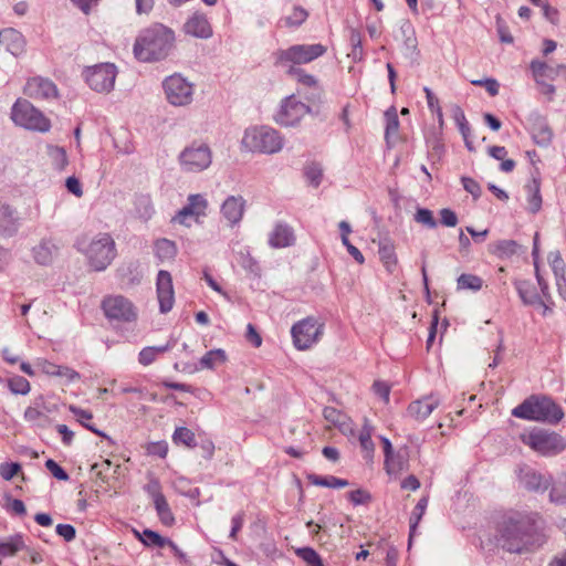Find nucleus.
<instances>
[{
    "label": "nucleus",
    "mask_w": 566,
    "mask_h": 566,
    "mask_svg": "<svg viewBox=\"0 0 566 566\" xmlns=\"http://www.w3.org/2000/svg\"><path fill=\"white\" fill-rule=\"evenodd\" d=\"M499 544L513 554H523L541 547L547 539L543 522L514 513L505 518L500 530Z\"/></svg>",
    "instance_id": "obj_1"
},
{
    "label": "nucleus",
    "mask_w": 566,
    "mask_h": 566,
    "mask_svg": "<svg viewBox=\"0 0 566 566\" xmlns=\"http://www.w3.org/2000/svg\"><path fill=\"white\" fill-rule=\"evenodd\" d=\"M175 32L161 24L154 23L142 30L134 44V54L142 62L165 60L175 46Z\"/></svg>",
    "instance_id": "obj_2"
},
{
    "label": "nucleus",
    "mask_w": 566,
    "mask_h": 566,
    "mask_svg": "<svg viewBox=\"0 0 566 566\" xmlns=\"http://www.w3.org/2000/svg\"><path fill=\"white\" fill-rule=\"evenodd\" d=\"M512 416L531 421L558 423L564 412L562 408L546 396L533 395L512 410Z\"/></svg>",
    "instance_id": "obj_3"
},
{
    "label": "nucleus",
    "mask_w": 566,
    "mask_h": 566,
    "mask_svg": "<svg viewBox=\"0 0 566 566\" xmlns=\"http://www.w3.org/2000/svg\"><path fill=\"white\" fill-rule=\"evenodd\" d=\"M241 146L252 153L272 155L282 150L284 138L270 126H252L244 130Z\"/></svg>",
    "instance_id": "obj_4"
},
{
    "label": "nucleus",
    "mask_w": 566,
    "mask_h": 566,
    "mask_svg": "<svg viewBox=\"0 0 566 566\" xmlns=\"http://www.w3.org/2000/svg\"><path fill=\"white\" fill-rule=\"evenodd\" d=\"M77 249L95 271H104L116 256L115 241L108 233H98L86 245L78 242Z\"/></svg>",
    "instance_id": "obj_5"
},
{
    "label": "nucleus",
    "mask_w": 566,
    "mask_h": 566,
    "mask_svg": "<svg viewBox=\"0 0 566 566\" xmlns=\"http://www.w3.org/2000/svg\"><path fill=\"white\" fill-rule=\"evenodd\" d=\"M520 439L533 451L545 457L558 454L566 448V441L560 434L541 428L522 433Z\"/></svg>",
    "instance_id": "obj_6"
},
{
    "label": "nucleus",
    "mask_w": 566,
    "mask_h": 566,
    "mask_svg": "<svg viewBox=\"0 0 566 566\" xmlns=\"http://www.w3.org/2000/svg\"><path fill=\"white\" fill-rule=\"evenodd\" d=\"M11 118L17 125L30 130L45 133L51 128L50 120L27 99L19 98L13 104Z\"/></svg>",
    "instance_id": "obj_7"
},
{
    "label": "nucleus",
    "mask_w": 566,
    "mask_h": 566,
    "mask_svg": "<svg viewBox=\"0 0 566 566\" xmlns=\"http://www.w3.org/2000/svg\"><path fill=\"white\" fill-rule=\"evenodd\" d=\"M323 44H295L286 50H280L275 53L276 64L289 69L290 65L305 64L322 56L326 52Z\"/></svg>",
    "instance_id": "obj_8"
},
{
    "label": "nucleus",
    "mask_w": 566,
    "mask_h": 566,
    "mask_svg": "<svg viewBox=\"0 0 566 566\" xmlns=\"http://www.w3.org/2000/svg\"><path fill=\"white\" fill-rule=\"evenodd\" d=\"M212 153L205 143L193 142L178 156L180 169L185 172H201L210 167Z\"/></svg>",
    "instance_id": "obj_9"
},
{
    "label": "nucleus",
    "mask_w": 566,
    "mask_h": 566,
    "mask_svg": "<svg viewBox=\"0 0 566 566\" xmlns=\"http://www.w3.org/2000/svg\"><path fill=\"white\" fill-rule=\"evenodd\" d=\"M83 75L87 85L97 93H109L113 91L117 76V67L113 63H99L87 66Z\"/></svg>",
    "instance_id": "obj_10"
},
{
    "label": "nucleus",
    "mask_w": 566,
    "mask_h": 566,
    "mask_svg": "<svg viewBox=\"0 0 566 566\" xmlns=\"http://www.w3.org/2000/svg\"><path fill=\"white\" fill-rule=\"evenodd\" d=\"M163 87L167 101L174 106H187L193 99V84L180 74L166 77Z\"/></svg>",
    "instance_id": "obj_11"
},
{
    "label": "nucleus",
    "mask_w": 566,
    "mask_h": 566,
    "mask_svg": "<svg viewBox=\"0 0 566 566\" xmlns=\"http://www.w3.org/2000/svg\"><path fill=\"white\" fill-rule=\"evenodd\" d=\"M293 344L298 350H306L316 344L323 334V324L314 317H306L292 326Z\"/></svg>",
    "instance_id": "obj_12"
},
{
    "label": "nucleus",
    "mask_w": 566,
    "mask_h": 566,
    "mask_svg": "<svg viewBox=\"0 0 566 566\" xmlns=\"http://www.w3.org/2000/svg\"><path fill=\"white\" fill-rule=\"evenodd\" d=\"M310 112V107L296 96L285 97L274 115V120L281 126H294Z\"/></svg>",
    "instance_id": "obj_13"
},
{
    "label": "nucleus",
    "mask_w": 566,
    "mask_h": 566,
    "mask_svg": "<svg viewBox=\"0 0 566 566\" xmlns=\"http://www.w3.org/2000/svg\"><path fill=\"white\" fill-rule=\"evenodd\" d=\"M103 310L109 319L132 322L137 316L133 303L122 295L105 298Z\"/></svg>",
    "instance_id": "obj_14"
},
{
    "label": "nucleus",
    "mask_w": 566,
    "mask_h": 566,
    "mask_svg": "<svg viewBox=\"0 0 566 566\" xmlns=\"http://www.w3.org/2000/svg\"><path fill=\"white\" fill-rule=\"evenodd\" d=\"M522 488L530 492L544 493L551 486V476L543 474L533 468L522 467L517 473Z\"/></svg>",
    "instance_id": "obj_15"
},
{
    "label": "nucleus",
    "mask_w": 566,
    "mask_h": 566,
    "mask_svg": "<svg viewBox=\"0 0 566 566\" xmlns=\"http://www.w3.org/2000/svg\"><path fill=\"white\" fill-rule=\"evenodd\" d=\"M23 93L33 99H51L59 96L56 85L49 78L34 76L27 81Z\"/></svg>",
    "instance_id": "obj_16"
},
{
    "label": "nucleus",
    "mask_w": 566,
    "mask_h": 566,
    "mask_svg": "<svg viewBox=\"0 0 566 566\" xmlns=\"http://www.w3.org/2000/svg\"><path fill=\"white\" fill-rule=\"evenodd\" d=\"M156 286L160 312L168 313L175 302L172 279L168 271L160 270L158 272Z\"/></svg>",
    "instance_id": "obj_17"
},
{
    "label": "nucleus",
    "mask_w": 566,
    "mask_h": 566,
    "mask_svg": "<svg viewBox=\"0 0 566 566\" xmlns=\"http://www.w3.org/2000/svg\"><path fill=\"white\" fill-rule=\"evenodd\" d=\"M245 200L242 196H229L221 206V214L230 227H234L243 218Z\"/></svg>",
    "instance_id": "obj_18"
},
{
    "label": "nucleus",
    "mask_w": 566,
    "mask_h": 566,
    "mask_svg": "<svg viewBox=\"0 0 566 566\" xmlns=\"http://www.w3.org/2000/svg\"><path fill=\"white\" fill-rule=\"evenodd\" d=\"M0 44L12 55L19 56L24 53L27 42L20 31L7 28L0 31Z\"/></svg>",
    "instance_id": "obj_19"
},
{
    "label": "nucleus",
    "mask_w": 566,
    "mask_h": 566,
    "mask_svg": "<svg viewBox=\"0 0 566 566\" xmlns=\"http://www.w3.org/2000/svg\"><path fill=\"white\" fill-rule=\"evenodd\" d=\"M548 263L555 276L559 296L566 302V265L558 251L549 252Z\"/></svg>",
    "instance_id": "obj_20"
},
{
    "label": "nucleus",
    "mask_w": 566,
    "mask_h": 566,
    "mask_svg": "<svg viewBox=\"0 0 566 566\" xmlns=\"http://www.w3.org/2000/svg\"><path fill=\"white\" fill-rule=\"evenodd\" d=\"M439 406V399L433 396L412 401L407 409L409 417L417 421H423Z\"/></svg>",
    "instance_id": "obj_21"
},
{
    "label": "nucleus",
    "mask_w": 566,
    "mask_h": 566,
    "mask_svg": "<svg viewBox=\"0 0 566 566\" xmlns=\"http://www.w3.org/2000/svg\"><path fill=\"white\" fill-rule=\"evenodd\" d=\"M185 31L187 34L200 39H208L212 35V29L208 19L200 13H195L185 23Z\"/></svg>",
    "instance_id": "obj_22"
},
{
    "label": "nucleus",
    "mask_w": 566,
    "mask_h": 566,
    "mask_svg": "<svg viewBox=\"0 0 566 566\" xmlns=\"http://www.w3.org/2000/svg\"><path fill=\"white\" fill-rule=\"evenodd\" d=\"M295 237L291 227L285 223L275 224L269 234V244L274 249L286 248L294 243Z\"/></svg>",
    "instance_id": "obj_23"
},
{
    "label": "nucleus",
    "mask_w": 566,
    "mask_h": 566,
    "mask_svg": "<svg viewBox=\"0 0 566 566\" xmlns=\"http://www.w3.org/2000/svg\"><path fill=\"white\" fill-rule=\"evenodd\" d=\"M378 254L388 273H394L398 265L396 247L391 239L384 238L378 242Z\"/></svg>",
    "instance_id": "obj_24"
},
{
    "label": "nucleus",
    "mask_w": 566,
    "mask_h": 566,
    "mask_svg": "<svg viewBox=\"0 0 566 566\" xmlns=\"http://www.w3.org/2000/svg\"><path fill=\"white\" fill-rule=\"evenodd\" d=\"M515 289L525 305L535 306L537 303H542V297L536 291L535 286L526 280L515 281Z\"/></svg>",
    "instance_id": "obj_25"
},
{
    "label": "nucleus",
    "mask_w": 566,
    "mask_h": 566,
    "mask_svg": "<svg viewBox=\"0 0 566 566\" xmlns=\"http://www.w3.org/2000/svg\"><path fill=\"white\" fill-rule=\"evenodd\" d=\"M531 70L535 82H542V80L554 81L559 76V65L551 66L546 62L534 60L531 62Z\"/></svg>",
    "instance_id": "obj_26"
},
{
    "label": "nucleus",
    "mask_w": 566,
    "mask_h": 566,
    "mask_svg": "<svg viewBox=\"0 0 566 566\" xmlns=\"http://www.w3.org/2000/svg\"><path fill=\"white\" fill-rule=\"evenodd\" d=\"M408 469V455L406 452H394L385 459V470L389 475H397Z\"/></svg>",
    "instance_id": "obj_27"
},
{
    "label": "nucleus",
    "mask_w": 566,
    "mask_h": 566,
    "mask_svg": "<svg viewBox=\"0 0 566 566\" xmlns=\"http://www.w3.org/2000/svg\"><path fill=\"white\" fill-rule=\"evenodd\" d=\"M18 212L11 206L0 202V228L10 234L17 230Z\"/></svg>",
    "instance_id": "obj_28"
},
{
    "label": "nucleus",
    "mask_w": 566,
    "mask_h": 566,
    "mask_svg": "<svg viewBox=\"0 0 566 566\" xmlns=\"http://www.w3.org/2000/svg\"><path fill=\"white\" fill-rule=\"evenodd\" d=\"M307 480L313 485L332 489H342L349 484V482L345 479H339L334 475L322 476L314 473L308 474Z\"/></svg>",
    "instance_id": "obj_29"
},
{
    "label": "nucleus",
    "mask_w": 566,
    "mask_h": 566,
    "mask_svg": "<svg viewBox=\"0 0 566 566\" xmlns=\"http://www.w3.org/2000/svg\"><path fill=\"white\" fill-rule=\"evenodd\" d=\"M55 247L49 241H42L33 248V258L36 263L48 265L53 261Z\"/></svg>",
    "instance_id": "obj_30"
},
{
    "label": "nucleus",
    "mask_w": 566,
    "mask_h": 566,
    "mask_svg": "<svg viewBox=\"0 0 566 566\" xmlns=\"http://www.w3.org/2000/svg\"><path fill=\"white\" fill-rule=\"evenodd\" d=\"M155 254L161 262L171 261L177 255V247L171 240L158 239L155 242Z\"/></svg>",
    "instance_id": "obj_31"
},
{
    "label": "nucleus",
    "mask_w": 566,
    "mask_h": 566,
    "mask_svg": "<svg viewBox=\"0 0 566 566\" xmlns=\"http://www.w3.org/2000/svg\"><path fill=\"white\" fill-rule=\"evenodd\" d=\"M226 360L227 355L223 349H212L201 357L199 361V369H213Z\"/></svg>",
    "instance_id": "obj_32"
},
{
    "label": "nucleus",
    "mask_w": 566,
    "mask_h": 566,
    "mask_svg": "<svg viewBox=\"0 0 566 566\" xmlns=\"http://www.w3.org/2000/svg\"><path fill=\"white\" fill-rule=\"evenodd\" d=\"M549 501L555 505L566 504V476L554 482L551 480Z\"/></svg>",
    "instance_id": "obj_33"
},
{
    "label": "nucleus",
    "mask_w": 566,
    "mask_h": 566,
    "mask_svg": "<svg viewBox=\"0 0 566 566\" xmlns=\"http://www.w3.org/2000/svg\"><path fill=\"white\" fill-rule=\"evenodd\" d=\"M171 348V344L167 343L161 346H148L143 348L138 355L139 364L148 366L154 363L158 355L168 352Z\"/></svg>",
    "instance_id": "obj_34"
},
{
    "label": "nucleus",
    "mask_w": 566,
    "mask_h": 566,
    "mask_svg": "<svg viewBox=\"0 0 566 566\" xmlns=\"http://www.w3.org/2000/svg\"><path fill=\"white\" fill-rule=\"evenodd\" d=\"M70 411L76 417V420L84 426L90 431L94 432L97 436H101L107 440H109V437L105 434L104 432L99 431L97 428H95L92 423L88 421L93 418V415L88 410L81 409L76 406H70Z\"/></svg>",
    "instance_id": "obj_35"
},
{
    "label": "nucleus",
    "mask_w": 566,
    "mask_h": 566,
    "mask_svg": "<svg viewBox=\"0 0 566 566\" xmlns=\"http://www.w3.org/2000/svg\"><path fill=\"white\" fill-rule=\"evenodd\" d=\"M23 548L24 542L20 534L13 535L6 541H0V555L3 557L13 556Z\"/></svg>",
    "instance_id": "obj_36"
},
{
    "label": "nucleus",
    "mask_w": 566,
    "mask_h": 566,
    "mask_svg": "<svg viewBox=\"0 0 566 566\" xmlns=\"http://www.w3.org/2000/svg\"><path fill=\"white\" fill-rule=\"evenodd\" d=\"M46 150H48L46 154L51 160V165L56 170L61 171L67 166V164H69L67 155L63 147L49 145L46 147Z\"/></svg>",
    "instance_id": "obj_37"
},
{
    "label": "nucleus",
    "mask_w": 566,
    "mask_h": 566,
    "mask_svg": "<svg viewBox=\"0 0 566 566\" xmlns=\"http://www.w3.org/2000/svg\"><path fill=\"white\" fill-rule=\"evenodd\" d=\"M532 137L538 146L545 147L549 145L553 134L546 123L538 122L532 128Z\"/></svg>",
    "instance_id": "obj_38"
},
{
    "label": "nucleus",
    "mask_w": 566,
    "mask_h": 566,
    "mask_svg": "<svg viewBox=\"0 0 566 566\" xmlns=\"http://www.w3.org/2000/svg\"><path fill=\"white\" fill-rule=\"evenodd\" d=\"M136 536L143 542L146 546H156V547H164L166 546V542H168V538L163 537L158 533L151 531V530H144L143 533H138L135 531Z\"/></svg>",
    "instance_id": "obj_39"
},
{
    "label": "nucleus",
    "mask_w": 566,
    "mask_h": 566,
    "mask_svg": "<svg viewBox=\"0 0 566 566\" xmlns=\"http://www.w3.org/2000/svg\"><path fill=\"white\" fill-rule=\"evenodd\" d=\"M528 191V211L532 213H536L539 211L542 207V197L539 193V182L537 180H533L532 184L527 186Z\"/></svg>",
    "instance_id": "obj_40"
},
{
    "label": "nucleus",
    "mask_w": 566,
    "mask_h": 566,
    "mask_svg": "<svg viewBox=\"0 0 566 566\" xmlns=\"http://www.w3.org/2000/svg\"><path fill=\"white\" fill-rule=\"evenodd\" d=\"M428 505V497L423 496L421 497L417 505L415 506L411 516H410V534H409V542L411 541L412 536L415 535L416 528L422 518V515L426 512Z\"/></svg>",
    "instance_id": "obj_41"
},
{
    "label": "nucleus",
    "mask_w": 566,
    "mask_h": 566,
    "mask_svg": "<svg viewBox=\"0 0 566 566\" xmlns=\"http://www.w3.org/2000/svg\"><path fill=\"white\" fill-rule=\"evenodd\" d=\"M155 509L157 511L158 517L163 524L170 526L175 522V517L170 511L169 504L166 501V497H159V500L154 502Z\"/></svg>",
    "instance_id": "obj_42"
},
{
    "label": "nucleus",
    "mask_w": 566,
    "mask_h": 566,
    "mask_svg": "<svg viewBox=\"0 0 566 566\" xmlns=\"http://www.w3.org/2000/svg\"><path fill=\"white\" fill-rule=\"evenodd\" d=\"M172 440L177 444H185L189 448L196 447L195 433L186 427L177 428L172 434Z\"/></svg>",
    "instance_id": "obj_43"
},
{
    "label": "nucleus",
    "mask_w": 566,
    "mask_h": 566,
    "mask_svg": "<svg viewBox=\"0 0 566 566\" xmlns=\"http://www.w3.org/2000/svg\"><path fill=\"white\" fill-rule=\"evenodd\" d=\"M457 283L459 290L479 291L482 287L483 281L478 275L461 274L458 277Z\"/></svg>",
    "instance_id": "obj_44"
},
{
    "label": "nucleus",
    "mask_w": 566,
    "mask_h": 566,
    "mask_svg": "<svg viewBox=\"0 0 566 566\" xmlns=\"http://www.w3.org/2000/svg\"><path fill=\"white\" fill-rule=\"evenodd\" d=\"M8 387L14 395H28L31 390L30 382L21 376H13L8 379Z\"/></svg>",
    "instance_id": "obj_45"
},
{
    "label": "nucleus",
    "mask_w": 566,
    "mask_h": 566,
    "mask_svg": "<svg viewBox=\"0 0 566 566\" xmlns=\"http://www.w3.org/2000/svg\"><path fill=\"white\" fill-rule=\"evenodd\" d=\"M323 416L327 422L340 429L346 424V416L334 407H325Z\"/></svg>",
    "instance_id": "obj_46"
},
{
    "label": "nucleus",
    "mask_w": 566,
    "mask_h": 566,
    "mask_svg": "<svg viewBox=\"0 0 566 566\" xmlns=\"http://www.w3.org/2000/svg\"><path fill=\"white\" fill-rule=\"evenodd\" d=\"M238 262L245 271L254 275L260 274V266L258 262L251 256L248 250L239 252Z\"/></svg>",
    "instance_id": "obj_47"
},
{
    "label": "nucleus",
    "mask_w": 566,
    "mask_h": 566,
    "mask_svg": "<svg viewBox=\"0 0 566 566\" xmlns=\"http://www.w3.org/2000/svg\"><path fill=\"white\" fill-rule=\"evenodd\" d=\"M305 177L312 186L318 187L323 178V169L321 165L317 163L308 164L305 167Z\"/></svg>",
    "instance_id": "obj_48"
},
{
    "label": "nucleus",
    "mask_w": 566,
    "mask_h": 566,
    "mask_svg": "<svg viewBox=\"0 0 566 566\" xmlns=\"http://www.w3.org/2000/svg\"><path fill=\"white\" fill-rule=\"evenodd\" d=\"M187 206L193 211L196 217L205 216L208 202L202 195L196 193L188 197Z\"/></svg>",
    "instance_id": "obj_49"
},
{
    "label": "nucleus",
    "mask_w": 566,
    "mask_h": 566,
    "mask_svg": "<svg viewBox=\"0 0 566 566\" xmlns=\"http://www.w3.org/2000/svg\"><path fill=\"white\" fill-rule=\"evenodd\" d=\"M308 17L307 11L302 7H294L292 13L285 18V24L287 27H298Z\"/></svg>",
    "instance_id": "obj_50"
},
{
    "label": "nucleus",
    "mask_w": 566,
    "mask_h": 566,
    "mask_svg": "<svg viewBox=\"0 0 566 566\" xmlns=\"http://www.w3.org/2000/svg\"><path fill=\"white\" fill-rule=\"evenodd\" d=\"M386 117V138L388 139L391 135H395L399 128V119L395 108H390L385 113Z\"/></svg>",
    "instance_id": "obj_51"
},
{
    "label": "nucleus",
    "mask_w": 566,
    "mask_h": 566,
    "mask_svg": "<svg viewBox=\"0 0 566 566\" xmlns=\"http://www.w3.org/2000/svg\"><path fill=\"white\" fill-rule=\"evenodd\" d=\"M295 554L302 558L307 566H313L322 562L321 556L311 547H301L295 551Z\"/></svg>",
    "instance_id": "obj_52"
},
{
    "label": "nucleus",
    "mask_w": 566,
    "mask_h": 566,
    "mask_svg": "<svg viewBox=\"0 0 566 566\" xmlns=\"http://www.w3.org/2000/svg\"><path fill=\"white\" fill-rule=\"evenodd\" d=\"M452 117H453L454 122L457 123L459 130L462 134L463 138L467 140L470 128L468 126V122L465 119L464 113L459 106H453Z\"/></svg>",
    "instance_id": "obj_53"
},
{
    "label": "nucleus",
    "mask_w": 566,
    "mask_h": 566,
    "mask_svg": "<svg viewBox=\"0 0 566 566\" xmlns=\"http://www.w3.org/2000/svg\"><path fill=\"white\" fill-rule=\"evenodd\" d=\"M348 500L354 505H364L368 504L371 501V494L364 490V489H357L355 491H350L347 493Z\"/></svg>",
    "instance_id": "obj_54"
},
{
    "label": "nucleus",
    "mask_w": 566,
    "mask_h": 566,
    "mask_svg": "<svg viewBox=\"0 0 566 566\" xmlns=\"http://www.w3.org/2000/svg\"><path fill=\"white\" fill-rule=\"evenodd\" d=\"M286 72L290 75L296 76L298 82H301L302 84H304L306 86H314L316 84V80L313 75L306 74L303 70H301L294 65H290L289 69L286 70Z\"/></svg>",
    "instance_id": "obj_55"
},
{
    "label": "nucleus",
    "mask_w": 566,
    "mask_h": 566,
    "mask_svg": "<svg viewBox=\"0 0 566 566\" xmlns=\"http://www.w3.org/2000/svg\"><path fill=\"white\" fill-rule=\"evenodd\" d=\"M415 220L428 228H436L437 221L433 218L432 212L426 208H419L415 214Z\"/></svg>",
    "instance_id": "obj_56"
},
{
    "label": "nucleus",
    "mask_w": 566,
    "mask_h": 566,
    "mask_svg": "<svg viewBox=\"0 0 566 566\" xmlns=\"http://www.w3.org/2000/svg\"><path fill=\"white\" fill-rule=\"evenodd\" d=\"M137 210L142 218L148 219L153 213L151 200L148 196H139L136 200Z\"/></svg>",
    "instance_id": "obj_57"
},
{
    "label": "nucleus",
    "mask_w": 566,
    "mask_h": 566,
    "mask_svg": "<svg viewBox=\"0 0 566 566\" xmlns=\"http://www.w3.org/2000/svg\"><path fill=\"white\" fill-rule=\"evenodd\" d=\"M21 470V465L19 463H1L0 464V475L3 480L10 481L13 479Z\"/></svg>",
    "instance_id": "obj_58"
},
{
    "label": "nucleus",
    "mask_w": 566,
    "mask_h": 566,
    "mask_svg": "<svg viewBox=\"0 0 566 566\" xmlns=\"http://www.w3.org/2000/svg\"><path fill=\"white\" fill-rule=\"evenodd\" d=\"M45 467H46V469L51 472V474L55 479H57L60 481H67L69 480V474L54 460H52V459L46 460Z\"/></svg>",
    "instance_id": "obj_59"
},
{
    "label": "nucleus",
    "mask_w": 566,
    "mask_h": 566,
    "mask_svg": "<svg viewBox=\"0 0 566 566\" xmlns=\"http://www.w3.org/2000/svg\"><path fill=\"white\" fill-rule=\"evenodd\" d=\"M359 441L363 449L373 451L374 443L371 441V427L366 422L359 433Z\"/></svg>",
    "instance_id": "obj_60"
},
{
    "label": "nucleus",
    "mask_w": 566,
    "mask_h": 566,
    "mask_svg": "<svg viewBox=\"0 0 566 566\" xmlns=\"http://www.w3.org/2000/svg\"><path fill=\"white\" fill-rule=\"evenodd\" d=\"M471 83L476 86H484L491 96H495L499 94L500 85L497 81L494 78L474 80Z\"/></svg>",
    "instance_id": "obj_61"
},
{
    "label": "nucleus",
    "mask_w": 566,
    "mask_h": 566,
    "mask_svg": "<svg viewBox=\"0 0 566 566\" xmlns=\"http://www.w3.org/2000/svg\"><path fill=\"white\" fill-rule=\"evenodd\" d=\"M55 377H62L66 380L67 384H71L78 380L81 375L73 368L59 365V370L56 371Z\"/></svg>",
    "instance_id": "obj_62"
},
{
    "label": "nucleus",
    "mask_w": 566,
    "mask_h": 566,
    "mask_svg": "<svg viewBox=\"0 0 566 566\" xmlns=\"http://www.w3.org/2000/svg\"><path fill=\"white\" fill-rule=\"evenodd\" d=\"M35 366L48 376H55L56 371L59 370V365L51 363L45 358H36Z\"/></svg>",
    "instance_id": "obj_63"
},
{
    "label": "nucleus",
    "mask_w": 566,
    "mask_h": 566,
    "mask_svg": "<svg viewBox=\"0 0 566 566\" xmlns=\"http://www.w3.org/2000/svg\"><path fill=\"white\" fill-rule=\"evenodd\" d=\"M461 182L465 191L471 193L474 199L481 196V187L474 179L470 177H462Z\"/></svg>",
    "instance_id": "obj_64"
}]
</instances>
